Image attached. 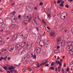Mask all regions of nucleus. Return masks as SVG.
<instances>
[{"instance_id":"obj_1","label":"nucleus","mask_w":73,"mask_h":73,"mask_svg":"<svg viewBox=\"0 0 73 73\" xmlns=\"http://www.w3.org/2000/svg\"><path fill=\"white\" fill-rule=\"evenodd\" d=\"M61 17L62 19H65L67 17V13L63 12L61 14Z\"/></svg>"},{"instance_id":"obj_2","label":"nucleus","mask_w":73,"mask_h":73,"mask_svg":"<svg viewBox=\"0 0 73 73\" xmlns=\"http://www.w3.org/2000/svg\"><path fill=\"white\" fill-rule=\"evenodd\" d=\"M1 52L3 55L7 54L8 53V49L6 48H3L1 50Z\"/></svg>"},{"instance_id":"obj_3","label":"nucleus","mask_w":73,"mask_h":73,"mask_svg":"<svg viewBox=\"0 0 73 73\" xmlns=\"http://www.w3.org/2000/svg\"><path fill=\"white\" fill-rule=\"evenodd\" d=\"M27 9H29V12H31V11H32L33 9V7L32 6H30L29 5H28L27 7Z\"/></svg>"},{"instance_id":"obj_4","label":"nucleus","mask_w":73,"mask_h":73,"mask_svg":"<svg viewBox=\"0 0 73 73\" xmlns=\"http://www.w3.org/2000/svg\"><path fill=\"white\" fill-rule=\"evenodd\" d=\"M55 34V32L54 30H52L51 31V32L50 33V35L51 37V38H53V36L54 35V34Z\"/></svg>"},{"instance_id":"obj_5","label":"nucleus","mask_w":73,"mask_h":73,"mask_svg":"<svg viewBox=\"0 0 73 73\" xmlns=\"http://www.w3.org/2000/svg\"><path fill=\"white\" fill-rule=\"evenodd\" d=\"M14 49V46L13 45H11L9 47V50L10 52H12L13 50Z\"/></svg>"},{"instance_id":"obj_6","label":"nucleus","mask_w":73,"mask_h":73,"mask_svg":"<svg viewBox=\"0 0 73 73\" xmlns=\"http://www.w3.org/2000/svg\"><path fill=\"white\" fill-rule=\"evenodd\" d=\"M41 51V49L39 47H37L36 48V51L37 53H39Z\"/></svg>"},{"instance_id":"obj_7","label":"nucleus","mask_w":73,"mask_h":73,"mask_svg":"<svg viewBox=\"0 0 73 73\" xmlns=\"http://www.w3.org/2000/svg\"><path fill=\"white\" fill-rule=\"evenodd\" d=\"M26 48L28 50H30L31 48V45L27 44L26 46Z\"/></svg>"},{"instance_id":"obj_8","label":"nucleus","mask_w":73,"mask_h":73,"mask_svg":"<svg viewBox=\"0 0 73 73\" xmlns=\"http://www.w3.org/2000/svg\"><path fill=\"white\" fill-rule=\"evenodd\" d=\"M39 44L41 47L42 46H45V44L44 43V42L43 41H40Z\"/></svg>"},{"instance_id":"obj_9","label":"nucleus","mask_w":73,"mask_h":73,"mask_svg":"<svg viewBox=\"0 0 73 73\" xmlns=\"http://www.w3.org/2000/svg\"><path fill=\"white\" fill-rule=\"evenodd\" d=\"M65 41L62 40L61 42V45L62 47H64L65 46Z\"/></svg>"},{"instance_id":"obj_10","label":"nucleus","mask_w":73,"mask_h":73,"mask_svg":"<svg viewBox=\"0 0 73 73\" xmlns=\"http://www.w3.org/2000/svg\"><path fill=\"white\" fill-rule=\"evenodd\" d=\"M19 52L21 54L24 53V49H21L19 51Z\"/></svg>"},{"instance_id":"obj_11","label":"nucleus","mask_w":73,"mask_h":73,"mask_svg":"<svg viewBox=\"0 0 73 73\" xmlns=\"http://www.w3.org/2000/svg\"><path fill=\"white\" fill-rule=\"evenodd\" d=\"M40 23L42 24L44 23L45 24H46V23L44 22V19H43V18H41L40 19Z\"/></svg>"},{"instance_id":"obj_12","label":"nucleus","mask_w":73,"mask_h":73,"mask_svg":"<svg viewBox=\"0 0 73 73\" xmlns=\"http://www.w3.org/2000/svg\"><path fill=\"white\" fill-rule=\"evenodd\" d=\"M16 18L15 17V16H13L11 18V20L13 22H15V21L16 20Z\"/></svg>"},{"instance_id":"obj_13","label":"nucleus","mask_w":73,"mask_h":73,"mask_svg":"<svg viewBox=\"0 0 73 73\" xmlns=\"http://www.w3.org/2000/svg\"><path fill=\"white\" fill-rule=\"evenodd\" d=\"M67 44H68V46H70L73 45V42H68Z\"/></svg>"},{"instance_id":"obj_14","label":"nucleus","mask_w":73,"mask_h":73,"mask_svg":"<svg viewBox=\"0 0 73 73\" xmlns=\"http://www.w3.org/2000/svg\"><path fill=\"white\" fill-rule=\"evenodd\" d=\"M61 38H59L57 40V43L58 44H59L61 42Z\"/></svg>"},{"instance_id":"obj_15","label":"nucleus","mask_w":73,"mask_h":73,"mask_svg":"<svg viewBox=\"0 0 73 73\" xmlns=\"http://www.w3.org/2000/svg\"><path fill=\"white\" fill-rule=\"evenodd\" d=\"M25 44H26V42H25L23 41L22 42L21 46L22 47H24L25 46Z\"/></svg>"},{"instance_id":"obj_16","label":"nucleus","mask_w":73,"mask_h":73,"mask_svg":"<svg viewBox=\"0 0 73 73\" xmlns=\"http://www.w3.org/2000/svg\"><path fill=\"white\" fill-rule=\"evenodd\" d=\"M31 56H32L31 57L32 58H33V59H35V58H36V55L35 54L33 55V54H31Z\"/></svg>"},{"instance_id":"obj_17","label":"nucleus","mask_w":73,"mask_h":73,"mask_svg":"<svg viewBox=\"0 0 73 73\" xmlns=\"http://www.w3.org/2000/svg\"><path fill=\"white\" fill-rule=\"evenodd\" d=\"M64 1H63L61 2V3L60 4V5L62 7H64Z\"/></svg>"},{"instance_id":"obj_18","label":"nucleus","mask_w":73,"mask_h":73,"mask_svg":"<svg viewBox=\"0 0 73 73\" xmlns=\"http://www.w3.org/2000/svg\"><path fill=\"white\" fill-rule=\"evenodd\" d=\"M56 64H59V66H61V63L60 62L58 61H56Z\"/></svg>"},{"instance_id":"obj_19","label":"nucleus","mask_w":73,"mask_h":73,"mask_svg":"<svg viewBox=\"0 0 73 73\" xmlns=\"http://www.w3.org/2000/svg\"><path fill=\"white\" fill-rule=\"evenodd\" d=\"M70 54H73V49H71L70 50Z\"/></svg>"},{"instance_id":"obj_20","label":"nucleus","mask_w":73,"mask_h":73,"mask_svg":"<svg viewBox=\"0 0 73 73\" xmlns=\"http://www.w3.org/2000/svg\"><path fill=\"white\" fill-rule=\"evenodd\" d=\"M72 35L69 36V35H67L66 36V37L67 39H68V38H70L72 37Z\"/></svg>"},{"instance_id":"obj_21","label":"nucleus","mask_w":73,"mask_h":73,"mask_svg":"<svg viewBox=\"0 0 73 73\" xmlns=\"http://www.w3.org/2000/svg\"><path fill=\"white\" fill-rule=\"evenodd\" d=\"M16 20V21H18L17 23H20L21 22V20L20 19H19L18 20L17 19Z\"/></svg>"},{"instance_id":"obj_22","label":"nucleus","mask_w":73,"mask_h":73,"mask_svg":"<svg viewBox=\"0 0 73 73\" xmlns=\"http://www.w3.org/2000/svg\"><path fill=\"white\" fill-rule=\"evenodd\" d=\"M66 49L68 51H70V46H68L66 47Z\"/></svg>"},{"instance_id":"obj_23","label":"nucleus","mask_w":73,"mask_h":73,"mask_svg":"<svg viewBox=\"0 0 73 73\" xmlns=\"http://www.w3.org/2000/svg\"><path fill=\"white\" fill-rule=\"evenodd\" d=\"M31 54L30 55L29 54H28L27 55V58H31Z\"/></svg>"},{"instance_id":"obj_24","label":"nucleus","mask_w":73,"mask_h":73,"mask_svg":"<svg viewBox=\"0 0 73 73\" xmlns=\"http://www.w3.org/2000/svg\"><path fill=\"white\" fill-rule=\"evenodd\" d=\"M9 70H11V69L13 70L14 69V67L13 66H11V67H9Z\"/></svg>"},{"instance_id":"obj_25","label":"nucleus","mask_w":73,"mask_h":73,"mask_svg":"<svg viewBox=\"0 0 73 73\" xmlns=\"http://www.w3.org/2000/svg\"><path fill=\"white\" fill-rule=\"evenodd\" d=\"M20 37L23 39H24V35L23 34H22L20 36Z\"/></svg>"},{"instance_id":"obj_26","label":"nucleus","mask_w":73,"mask_h":73,"mask_svg":"<svg viewBox=\"0 0 73 73\" xmlns=\"http://www.w3.org/2000/svg\"><path fill=\"white\" fill-rule=\"evenodd\" d=\"M58 71L59 72H60L61 71V66H58Z\"/></svg>"},{"instance_id":"obj_27","label":"nucleus","mask_w":73,"mask_h":73,"mask_svg":"<svg viewBox=\"0 0 73 73\" xmlns=\"http://www.w3.org/2000/svg\"><path fill=\"white\" fill-rule=\"evenodd\" d=\"M3 23H4L3 20L2 19H0V24H3Z\"/></svg>"},{"instance_id":"obj_28","label":"nucleus","mask_w":73,"mask_h":73,"mask_svg":"<svg viewBox=\"0 0 73 73\" xmlns=\"http://www.w3.org/2000/svg\"><path fill=\"white\" fill-rule=\"evenodd\" d=\"M47 62V61H46L45 62H44L43 63H42L41 64H40V66H41V64H43V65H45V64H46Z\"/></svg>"},{"instance_id":"obj_29","label":"nucleus","mask_w":73,"mask_h":73,"mask_svg":"<svg viewBox=\"0 0 73 73\" xmlns=\"http://www.w3.org/2000/svg\"><path fill=\"white\" fill-rule=\"evenodd\" d=\"M1 28H5V24H3L1 25Z\"/></svg>"},{"instance_id":"obj_30","label":"nucleus","mask_w":73,"mask_h":73,"mask_svg":"<svg viewBox=\"0 0 73 73\" xmlns=\"http://www.w3.org/2000/svg\"><path fill=\"white\" fill-rule=\"evenodd\" d=\"M20 45H19V44H17L16 45V48H20Z\"/></svg>"},{"instance_id":"obj_31","label":"nucleus","mask_w":73,"mask_h":73,"mask_svg":"<svg viewBox=\"0 0 73 73\" xmlns=\"http://www.w3.org/2000/svg\"><path fill=\"white\" fill-rule=\"evenodd\" d=\"M23 23L24 25H27V21H25Z\"/></svg>"},{"instance_id":"obj_32","label":"nucleus","mask_w":73,"mask_h":73,"mask_svg":"<svg viewBox=\"0 0 73 73\" xmlns=\"http://www.w3.org/2000/svg\"><path fill=\"white\" fill-rule=\"evenodd\" d=\"M62 1H63V0H58L57 2V3L58 4H60L61 3V2Z\"/></svg>"},{"instance_id":"obj_33","label":"nucleus","mask_w":73,"mask_h":73,"mask_svg":"<svg viewBox=\"0 0 73 73\" xmlns=\"http://www.w3.org/2000/svg\"><path fill=\"white\" fill-rule=\"evenodd\" d=\"M15 25L13 24L10 25L11 28H15Z\"/></svg>"},{"instance_id":"obj_34","label":"nucleus","mask_w":73,"mask_h":73,"mask_svg":"<svg viewBox=\"0 0 73 73\" xmlns=\"http://www.w3.org/2000/svg\"><path fill=\"white\" fill-rule=\"evenodd\" d=\"M28 37V35L27 34H25V35H24V38H27Z\"/></svg>"},{"instance_id":"obj_35","label":"nucleus","mask_w":73,"mask_h":73,"mask_svg":"<svg viewBox=\"0 0 73 73\" xmlns=\"http://www.w3.org/2000/svg\"><path fill=\"white\" fill-rule=\"evenodd\" d=\"M33 23L34 24H36V21L35 20H33Z\"/></svg>"},{"instance_id":"obj_36","label":"nucleus","mask_w":73,"mask_h":73,"mask_svg":"<svg viewBox=\"0 0 73 73\" xmlns=\"http://www.w3.org/2000/svg\"><path fill=\"white\" fill-rule=\"evenodd\" d=\"M47 29L48 32H49L51 30L50 28H47Z\"/></svg>"},{"instance_id":"obj_37","label":"nucleus","mask_w":73,"mask_h":73,"mask_svg":"<svg viewBox=\"0 0 73 73\" xmlns=\"http://www.w3.org/2000/svg\"><path fill=\"white\" fill-rule=\"evenodd\" d=\"M55 64V62H53L51 63V66H53V65H54Z\"/></svg>"},{"instance_id":"obj_38","label":"nucleus","mask_w":73,"mask_h":73,"mask_svg":"<svg viewBox=\"0 0 73 73\" xmlns=\"http://www.w3.org/2000/svg\"><path fill=\"white\" fill-rule=\"evenodd\" d=\"M14 67L15 68H19V66L17 65H15L14 66Z\"/></svg>"},{"instance_id":"obj_39","label":"nucleus","mask_w":73,"mask_h":73,"mask_svg":"<svg viewBox=\"0 0 73 73\" xmlns=\"http://www.w3.org/2000/svg\"><path fill=\"white\" fill-rule=\"evenodd\" d=\"M0 43L1 44V45H3V44H4V42L3 41H2L1 42H0Z\"/></svg>"},{"instance_id":"obj_40","label":"nucleus","mask_w":73,"mask_h":73,"mask_svg":"<svg viewBox=\"0 0 73 73\" xmlns=\"http://www.w3.org/2000/svg\"><path fill=\"white\" fill-rule=\"evenodd\" d=\"M31 21V18H30L28 20V22L30 23Z\"/></svg>"},{"instance_id":"obj_41","label":"nucleus","mask_w":73,"mask_h":73,"mask_svg":"<svg viewBox=\"0 0 73 73\" xmlns=\"http://www.w3.org/2000/svg\"><path fill=\"white\" fill-rule=\"evenodd\" d=\"M11 13V14H12V13H13V15H15V14H16V12H15V11H14V12Z\"/></svg>"},{"instance_id":"obj_42","label":"nucleus","mask_w":73,"mask_h":73,"mask_svg":"<svg viewBox=\"0 0 73 73\" xmlns=\"http://www.w3.org/2000/svg\"><path fill=\"white\" fill-rule=\"evenodd\" d=\"M4 68L5 70H7L8 69V68L7 66H5L4 67Z\"/></svg>"},{"instance_id":"obj_43","label":"nucleus","mask_w":73,"mask_h":73,"mask_svg":"<svg viewBox=\"0 0 73 73\" xmlns=\"http://www.w3.org/2000/svg\"><path fill=\"white\" fill-rule=\"evenodd\" d=\"M65 7L66 8H69V5L68 4H66L65 5Z\"/></svg>"},{"instance_id":"obj_44","label":"nucleus","mask_w":73,"mask_h":73,"mask_svg":"<svg viewBox=\"0 0 73 73\" xmlns=\"http://www.w3.org/2000/svg\"><path fill=\"white\" fill-rule=\"evenodd\" d=\"M50 69H51V70H53L54 69V68L52 67H50Z\"/></svg>"},{"instance_id":"obj_45","label":"nucleus","mask_w":73,"mask_h":73,"mask_svg":"<svg viewBox=\"0 0 73 73\" xmlns=\"http://www.w3.org/2000/svg\"><path fill=\"white\" fill-rule=\"evenodd\" d=\"M54 19H55V21H57V20H58V18L57 17L55 18Z\"/></svg>"},{"instance_id":"obj_46","label":"nucleus","mask_w":73,"mask_h":73,"mask_svg":"<svg viewBox=\"0 0 73 73\" xmlns=\"http://www.w3.org/2000/svg\"><path fill=\"white\" fill-rule=\"evenodd\" d=\"M39 64L40 63H38L37 62H36L35 63V65H39Z\"/></svg>"},{"instance_id":"obj_47","label":"nucleus","mask_w":73,"mask_h":73,"mask_svg":"<svg viewBox=\"0 0 73 73\" xmlns=\"http://www.w3.org/2000/svg\"><path fill=\"white\" fill-rule=\"evenodd\" d=\"M15 3H13L12 4H11V6H13V5H15Z\"/></svg>"},{"instance_id":"obj_48","label":"nucleus","mask_w":73,"mask_h":73,"mask_svg":"<svg viewBox=\"0 0 73 73\" xmlns=\"http://www.w3.org/2000/svg\"><path fill=\"white\" fill-rule=\"evenodd\" d=\"M56 51L57 53H58L60 52V50H56Z\"/></svg>"},{"instance_id":"obj_49","label":"nucleus","mask_w":73,"mask_h":73,"mask_svg":"<svg viewBox=\"0 0 73 73\" xmlns=\"http://www.w3.org/2000/svg\"><path fill=\"white\" fill-rule=\"evenodd\" d=\"M7 60H11V58L9 57H8L7 58Z\"/></svg>"},{"instance_id":"obj_50","label":"nucleus","mask_w":73,"mask_h":73,"mask_svg":"<svg viewBox=\"0 0 73 73\" xmlns=\"http://www.w3.org/2000/svg\"><path fill=\"white\" fill-rule=\"evenodd\" d=\"M3 57H1L0 58V61H2V60H3Z\"/></svg>"},{"instance_id":"obj_51","label":"nucleus","mask_w":73,"mask_h":73,"mask_svg":"<svg viewBox=\"0 0 73 73\" xmlns=\"http://www.w3.org/2000/svg\"><path fill=\"white\" fill-rule=\"evenodd\" d=\"M7 57H8L7 56H6L4 57V58L5 59V60H7Z\"/></svg>"},{"instance_id":"obj_52","label":"nucleus","mask_w":73,"mask_h":73,"mask_svg":"<svg viewBox=\"0 0 73 73\" xmlns=\"http://www.w3.org/2000/svg\"><path fill=\"white\" fill-rule=\"evenodd\" d=\"M73 61H72L70 63V65H73Z\"/></svg>"},{"instance_id":"obj_53","label":"nucleus","mask_w":73,"mask_h":73,"mask_svg":"<svg viewBox=\"0 0 73 73\" xmlns=\"http://www.w3.org/2000/svg\"><path fill=\"white\" fill-rule=\"evenodd\" d=\"M43 4V3L42 2H40L39 4L40 5H42Z\"/></svg>"},{"instance_id":"obj_54","label":"nucleus","mask_w":73,"mask_h":73,"mask_svg":"<svg viewBox=\"0 0 73 73\" xmlns=\"http://www.w3.org/2000/svg\"><path fill=\"white\" fill-rule=\"evenodd\" d=\"M0 72H3V70H2V69L0 68Z\"/></svg>"},{"instance_id":"obj_55","label":"nucleus","mask_w":73,"mask_h":73,"mask_svg":"<svg viewBox=\"0 0 73 73\" xmlns=\"http://www.w3.org/2000/svg\"><path fill=\"white\" fill-rule=\"evenodd\" d=\"M48 41H47V42H45V45H48V43H47V42H48Z\"/></svg>"},{"instance_id":"obj_56","label":"nucleus","mask_w":73,"mask_h":73,"mask_svg":"<svg viewBox=\"0 0 73 73\" xmlns=\"http://www.w3.org/2000/svg\"><path fill=\"white\" fill-rule=\"evenodd\" d=\"M67 72H69V68H67Z\"/></svg>"},{"instance_id":"obj_57","label":"nucleus","mask_w":73,"mask_h":73,"mask_svg":"<svg viewBox=\"0 0 73 73\" xmlns=\"http://www.w3.org/2000/svg\"><path fill=\"white\" fill-rule=\"evenodd\" d=\"M6 20H8V21H9V18H7L6 19Z\"/></svg>"},{"instance_id":"obj_58","label":"nucleus","mask_w":73,"mask_h":73,"mask_svg":"<svg viewBox=\"0 0 73 73\" xmlns=\"http://www.w3.org/2000/svg\"><path fill=\"white\" fill-rule=\"evenodd\" d=\"M34 9L35 10H37V8L36 7H35L34 8Z\"/></svg>"},{"instance_id":"obj_59","label":"nucleus","mask_w":73,"mask_h":73,"mask_svg":"<svg viewBox=\"0 0 73 73\" xmlns=\"http://www.w3.org/2000/svg\"><path fill=\"white\" fill-rule=\"evenodd\" d=\"M2 40V37L0 36V41Z\"/></svg>"},{"instance_id":"obj_60","label":"nucleus","mask_w":73,"mask_h":73,"mask_svg":"<svg viewBox=\"0 0 73 73\" xmlns=\"http://www.w3.org/2000/svg\"><path fill=\"white\" fill-rule=\"evenodd\" d=\"M28 70H29V71H31L32 70V69H31V68H29L28 69Z\"/></svg>"},{"instance_id":"obj_61","label":"nucleus","mask_w":73,"mask_h":73,"mask_svg":"<svg viewBox=\"0 0 73 73\" xmlns=\"http://www.w3.org/2000/svg\"><path fill=\"white\" fill-rule=\"evenodd\" d=\"M60 48V47L59 46H58L57 47V49H59V48Z\"/></svg>"},{"instance_id":"obj_62","label":"nucleus","mask_w":73,"mask_h":73,"mask_svg":"<svg viewBox=\"0 0 73 73\" xmlns=\"http://www.w3.org/2000/svg\"><path fill=\"white\" fill-rule=\"evenodd\" d=\"M18 18H21V15H19L18 16Z\"/></svg>"},{"instance_id":"obj_63","label":"nucleus","mask_w":73,"mask_h":73,"mask_svg":"<svg viewBox=\"0 0 73 73\" xmlns=\"http://www.w3.org/2000/svg\"><path fill=\"white\" fill-rule=\"evenodd\" d=\"M38 21H40V19L39 18V17L38 18Z\"/></svg>"},{"instance_id":"obj_64","label":"nucleus","mask_w":73,"mask_h":73,"mask_svg":"<svg viewBox=\"0 0 73 73\" xmlns=\"http://www.w3.org/2000/svg\"><path fill=\"white\" fill-rule=\"evenodd\" d=\"M49 66V64H47L45 65V66Z\"/></svg>"}]
</instances>
